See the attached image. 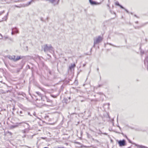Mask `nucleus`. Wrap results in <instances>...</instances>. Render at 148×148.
Segmentation results:
<instances>
[{
	"mask_svg": "<svg viewBox=\"0 0 148 148\" xmlns=\"http://www.w3.org/2000/svg\"><path fill=\"white\" fill-rule=\"evenodd\" d=\"M7 57L10 60H11L14 61L15 62V56H11L10 55L8 56Z\"/></svg>",
	"mask_w": 148,
	"mask_h": 148,
	"instance_id": "4",
	"label": "nucleus"
},
{
	"mask_svg": "<svg viewBox=\"0 0 148 148\" xmlns=\"http://www.w3.org/2000/svg\"><path fill=\"white\" fill-rule=\"evenodd\" d=\"M14 33H14V32H13V31H12V33H11V34H12V35H13Z\"/></svg>",
	"mask_w": 148,
	"mask_h": 148,
	"instance_id": "24",
	"label": "nucleus"
},
{
	"mask_svg": "<svg viewBox=\"0 0 148 148\" xmlns=\"http://www.w3.org/2000/svg\"><path fill=\"white\" fill-rule=\"evenodd\" d=\"M35 114H35V112H34V113H33V115H34L35 116Z\"/></svg>",
	"mask_w": 148,
	"mask_h": 148,
	"instance_id": "33",
	"label": "nucleus"
},
{
	"mask_svg": "<svg viewBox=\"0 0 148 148\" xmlns=\"http://www.w3.org/2000/svg\"><path fill=\"white\" fill-rule=\"evenodd\" d=\"M98 94L100 95H103V93L101 92H99L97 93Z\"/></svg>",
	"mask_w": 148,
	"mask_h": 148,
	"instance_id": "19",
	"label": "nucleus"
},
{
	"mask_svg": "<svg viewBox=\"0 0 148 148\" xmlns=\"http://www.w3.org/2000/svg\"><path fill=\"white\" fill-rule=\"evenodd\" d=\"M116 5L119 6V5H120V4L118 2H117L115 3Z\"/></svg>",
	"mask_w": 148,
	"mask_h": 148,
	"instance_id": "14",
	"label": "nucleus"
},
{
	"mask_svg": "<svg viewBox=\"0 0 148 148\" xmlns=\"http://www.w3.org/2000/svg\"><path fill=\"white\" fill-rule=\"evenodd\" d=\"M97 71L98 72L99 71V68H98L97 69Z\"/></svg>",
	"mask_w": 148,
	"mask_h": 148,
	"instance_id": "34",
	"label": "nucleus"
},
{
	"mask_svg": "<svg viewBox=\"0 0 148 148\" xmlns=\"http://www.w3.org/2000/svg\"><path fill=\"white\" fill-rule=\"evenodd\" d=\"M136 146H137L138 147L140 148H148L147 147L142 145H136Z\"/></svg>",
	"mask_w": 148,
	"mask_h": 148,
	"instance_id": "8",
	"label": "nucleus"
},
{
	"mask_svg": "<svg viewBox=\"0 0 148 148\" xmlns=\"http://www.w3.org/2000/svg\"><path fill=\"white\" fill-rule=\"evenodd\" d=\"M26 137V135H24L23 136V138H25Z\"/></svg>",
	"mask_w": 148,
	"mask_h": 148,
	"instance_id": "28",
	"label": "nucleus"
},
{
	"mask_svg": "<svg viewBox=\"0 0 148 148\" xmlns=\"http://www.w3.org/2000/svg\"><path fill=\"white\" fill-rule=\"evenodd\" d=\"M5 12L4 10H3L2 12H0V15H1L3 13H4Z\"/></svg>",
	"mask_w": 148,
	"mask_h": 148,
	"instance_id": "17",
	"label": "nucleus"
},
{
	"mask_svg": "<svg viewBox=\"0 0 148 148\" xmlns=\"http://www.w3.org/2000/svg\"><path fill=\"white\" fill-rule=\"evenodd\" d=\"M102 86H103V84H99V85L98 86H97V87L96 88H97L98 87H100Z\"/></svg>",
	"mask_w": 148,
	"mask_h": 148,
	"instance_id": "15",
	"label": "nucleus"
},
{
	"mask_svg": "<svg viewBox=\"0 0 148 148\" xmlns=\"http://www.w3.org/2000/svg\"><path fill=\"white\" fill-rule=\"evenodd\" d=\"M18 95H22V94L21 93H18Z\"/></svg>",
	"mask_w": 148,
	"mask_h": 148,
	"instance_id": "37",
	"label": "nucleus"
},
{
	"mask_svg": "<svg viewBox=\"0 0 148 148\" xmlns=\"http://www.w3.org/2000/svg\"><path fill=\"white\" fill-rule=\"evenodd\" d=\"M124 9L126 11V12L127 13H129V11H128L127 9H125H125Z\"/></svg>",
	"mask_w": 148,
	"mask_h": 148,
	"instance_id": "20",
	"label": "nucleus"
},
{
	"mask_svg": "<svg viewBox=\"0 0 148 148\" xmlns=\"http://www.w3.org/2000/svg\"><path fill=\"white\" fill-rule=\"evenodd\" d=\"M17 123L16 124V125H12L11 126V129H13V128H14L17 127L19 125V124H20L21 123Z\"/></svg>",
	"mask_w": 148,
	"mask_h": 148,
	"instance_id": "6",
	"label": "nucleus"
},
{
	"mask_svg": "<svg viewBox=\"0 0 148 148\" xmlns=\"http://www.w3.org/2000/svg\"><path fill=\"white\" fill-rule=\"evenodd\" d=\"M124 136L125 137V138L128 140H129V139L127 138L126 135H125Z\"/></svg>",
	"mask_w": 148,
	"mask_h": 148,
	"instance_id": "23",
	"label": "nucleus"
},
{
	"mask_svg": "<svg viewBox=\"0 0 148 148\" xmlns=\"http://www.w3.org/2000/svg\"><path fill=\"white\" fill-rule=\"evenodd\" d=\"M147 63H148V61H147ZM147 69L148 70V66H147Z\"/></svg>",
	"mask_w": 148,
	"mask_h": 148,
	"instance_id": "42",
	"label": "nucleus"
},
{
	"mask_svg": "<svg viewBox=\"0 0 148 148\" xmlns=\"http://www.w3.org/2000/svg\"><path fill=\"white\" fill-rule=\"evenodd\" d=\"M85 65H86V64H84L83 65V66L84 67L85 66Z\"/></svg>",
	"mask_w": 148,
	"mask_h": 148,
	"instance_id": "31",
	"label": "nucleus"
},
{
	"mask_svg": "<svg viewBox=\"0 0 148 148\" xmlns=\"http://www.w3.org/2000/svg\"><path fill=\"white\" fill-rule=\"evenodd\" d=\"M8 12L7 15L5 16H4V17L3 18V19L4 20H5V21H6L7 19V18H8Z\"/></svg>",
	"mask_w": 148,
	"mask_h": 148,
	"instance_id": "10",
	"label": "nucleus"
},
{
	"mask_svg": "<svg viewBox=\"0 0 148 148\" xmlns=\"http://www.w3.org/2000/svg\"><path fill=\"white\" fill-rule=\"evenodd\" d=\"M36 93L40 97H42V95L41 94V93L40 92H36Z\"/></svg>",
	"mask_w": 148,
	"mask_h": 148,
	"instance_id": "12",
	"label": "nucleus"
},
{
	"mask_svg": "<svg viewBox=\"0 0 148 148\" xmlns=\"http://www.w3.org/2000/svg\"><path fill=\"white\" fill-rule=\"evenodd\" d=\"M75 66V64H71V66H69V69L71 70L73 68H74Z\"/></svg>",
	"mask_w": 148,
	"mask_h": 148,
	"instance_id": "9",
	"label": "nucleus"
},
{
	"mask_svg": "<svg viewBox=\"0 0 148 148\" xmlns=\"http://www.w3.org/2000/svg\"><path fill=\"white\" fill-rule=\"evenodd\" d=\"M119 6L120 7L122 8V9H125V8L121 5H119Z\"/></svg>",
	"mask_w": 148,
	"mask_h": 148,
	"instance_id": "18",
	"label": "nucleus"
},
{
	"mask_svg": "<svg viewBox=\"0 0 148 148\" xmlns=\"http://www.w3.org/2000/svg\"><path fill=\"white\" fill-rule=\"evenodd\" d=\"M118 143L120 147L124 146L126 145V141L124 139L118 141Z\"/></svg>",
	"mask_w": 148,
	"mask_h": 148,
	"instance_id": "3",
	"label": "nucleus"
},
{
	"mask_svg": "<svg viewBox=\"0 0 148 148\" xmlns=\"http://www.w3.org/2000/svg\"><path fill=\"white\" fill-rule=\"evenodd\" d=\"M53 148H64V147H54Z\"/></svg>",
	"mask_w": 148,
	"mask_h": 148,
	"instance_id": "21",
	"label": "nucleus"
},
{
	"mask_svg": "<svg viewBox=\"0 0 148 148\" xmlns=\"http://www.w3.org/2000/svg\"><path fill=\"white\" fill-rule=\"evenodd\" d=\"M102 40V38L100 36H99L97 38H94L93 47H95V45L99 44Z\"/></svg>",
	"mask_w": 148,
	"mask_h": 148,
	"instance_id": "2",
	"label": "nucleus"
},
{
	"mask_svg": "<svg viewBox=\"0 0 148 148\" xmlns=\"http://www.w3.org/2000/svg\"><path fill=\"white\" fill-rule=\"evenodd\" d=\"M59 1V0H58V2Z\"/></svg>",
	"mask_w": 148,
	"mask_h": 148,
	"instance_id": "44",
	"label": "nucleus"
},
{
	"mask_svg": "<svg viewBox=\"0 0 148 148\" xmlns=\"http://www.w3.org/2000/svg\"><path fill=\"white\" fill-rule=\"evenodd\" d=\"M9 133L10 134V135H12V133H11V132H9Z\"/></svg>",
	"mask_w": 148,
	"mask_h": 148,
	"instance_id": "32",
	"label": "nucleus"
},
{
	"mask_svg": "<svg viewBox=\"0 0 148 148\" xmlns=\"http://www.w3.org/2000/svg\"><path fill=\"white\" fill-rule=\"evenodd\" d=\"M89 1L91 5H96L99 4V3L96 1H92V0H89Z\"/></svg>",
	"mask_w": 148,
	"mask_h": 148,
	"instance_id": "5",
	"label": "nucleus"
},
{
	"mask_svg": "<svg viewBox=\"0 0 148 148\" xmlns=\"http://www.w3.org/2000/svg\"><path fill=\"white\" fill-rule=\"evenodd\" d=\"M49 74H51V72L50 71L49 72Z\"/></svg>",
	"mask_w": 148,
	"mask_h": 148,
	"instance_id": "36",
	"label": "nucleus"
},
{
	"mask_svg": "<svg viewBox=\"0 0 148 148\" xmlns=\"http://www.w3.org/2000/svg\"><path fill=\"white\" fill-rule=\"evenodd\" d=\"M26 124H27V125H28V123H26Z\"/></svg>",
	"mask_w": 148,
	"mask_h": 148,
	"instance_id": "46",
	"label": "nucleus"
},
{
	"mask_svg": "<svg viewBox=\"0 0 148 148\" xmlns=\"http://www.w3.org/2000/svg\"><path fill=\"white\" fill-rule=\"evenodd\" d=\"M134 16H136V17H137V16H136V15H134Z\"/></svg>",
	"mask_w": 148,
	"mask_h": 148,
	"instance_id": "38",
	"label": "nucleus"
},
{
	"mask_svg": "<svg viewBox=\"0 0 148 148\" xmlns=\"http://www.w3.org/2000/svg\"><path fill=\"white\" fill-rule=\"evenodd\" d=\"M110 44V45H111L112 46H114V45H112V44Z\"/></svg>",
	"mask_w": 148,
	"mask_h": 148,
	"instance_id": "35",
	"label": "nucleus"
},
{
	"mask_svg": "<svg viewBox=\"0 0 148 148\" xmlns=\"http://www.w3.org/2000/svg\"><path fill=\"white\" fill-rule=\"evenodd\" d=\"M20 114H19V115L20 116H23V115L22 114L23 113V111H20Z\"/></svg>",
	"mask_w": 148,
	"mask_h": 148,
	"instance_id": "13",
	"label": "nucleus"
},
{
	"mask_svg": "<svg viewBox=\"0 0 148 148\" xmlns=\"http://www.w3.org/2000/svg\"><path fill=\"white\" fill-rule=\"evenodd\" d=\"M41 138L43 139H45L46 138V137H41Z\"/></svg>",
	"mask_w": 148,
	"mask_h": 148,
	"instance_id": "25",
	"label": "nucleus"
},
{
	"mask_svg": "<svg viewBox=\"0 0 148 148\" xmlns=\"http://www.w3.org/2000/svg\"><path fill=\"white\" fill-rule=\"evenodd\" d=\"M26 130L25 129L24 130H22V132L23 133H25L26 132Z\"/></svg>",
	"mask_w": 148,
	"mask_h": 148,
	"instance_id": "16",
	"label": "nucleus"
},
{
	"mask_svg": "<svg viewBox=\"0 0 148 148\" xmlns=\"http://www.w3.org/2000/svg\"><path fill=\"white\" fill-rule=\"evenodd\" d=\"M21 59V58L20 56H17L16 58H15V62L16 61L20 59Z\"/></svg>",
	"mask_w": 148,
	"mask_h": 148,
	"instance_id": "11",
	"label": "nucleus"
},
{
	"mask_svg": "<svg viewBox=\"0 0 148 148\" xmlns=\"http://www.w3.org/2000/svg\"><path fill=\"white\" fill-rule=\"evenodd\" d=\"M42 48L45 52L53 51V48L50 45L45 44L42 46Z\"/></svg>",
	"mask_w": 148,
	"mask_h": 148,
	"instance_id": "1",
	"label": "nucleus"
},
{
	"mask_svg": "<svg viewBox=\"0 0 148 148\" xmlns=\"http://www.w3.org/2000/svg\"><path fill=\"white\" fill-rule=\"evenodd\" d=\"M138 23V21H136V23Z\"/></svg>",
	"mask_w": 148,
	"mask_h": 148,
	"instance_id": "39",
	"label": "nucleus"
},
{
	"mask_svg": "<svg viewBox=\"0 0 148 148\" xmlns=\"http://www.w3.org/2000/svg\"><path fill=\"white\" fill-rule=\"evenodd\" d=\"M129 142V143H132V142H131V140H128Z\"/></svg>",
	"mask_w": 148,
	"mask_h": 148,
	"instance_id": "30",
	"label": "nucleus"
},
{
	"mask_svg": "<svg viewBox=\"0 0 148 148\" xmlns=\"http://www.w3.org/2000/svg\"><path fill=\"white\" fill-rule=\"evenodd\" d=\"M28 114L29 115H30V116H32V115L30 114V112H28Z\"/></svg>",
	"mask_w": 148,
	"mask_h": 148,
	"instance_id": "27",
	"label": "nucleus"
},
{
	"mask_svg": "<svg viewBox=\"0 0 148 148\" xmlns=\"http://www.w3.org/2000/svg\"><path fill=\"white\" fill-rule=\"evenodd\" d=\"M121 134H122L123 136H124L125 135L123 133H121Z\"/></svg>",
	"mask_w": 148,
	"mask_h": 148,
	"instance_id": "29",
	"label": "nucleus"
},
{
	"mask_svg": "<svg viewBox=\"0 0 148 148\" xmlns=\"http://www.w3.org/2000/svg\"><path fill=\"white\" fill-rule=\"evenodd\" d=\"M13 110H15V108H14H14H13Z\"/></svg>",
	"mask_w": 148,
	"mask_h": 148,
	"instance_id": "40",
	"label": "nucleus"
},
{
	"mask_svg": "<svg viewBox=\"0 0 148 148\" xmlns=\"http://www.w3.org/2000/svg\"><path fill=\"white\" fill-rule=\"evenodd\" d=\"M110 103H108V106H109L110 105Z\"/></svg>",
	"mask_w": 148,
	"mask_h": 148,
	"instance_id": "43",
	"label": "nucleus"
},
{
	"mask_svg": "<svg viewBox=\"0 0 148 148\" xmlns=\"http://www.w3.org/2000/svg\"><path fill=\"white\" fill-rule=\"evenodd\" d=\"M0 36H1V38H0V39H2L3 38V36L2 34H0Z\"/></svg>",
	"mask_w": 148,
	"mask_h": 148,
	"instance_id": "22",
	"label": "nucleus"
},
{
	"mask_svg": "<svg viewBox=\"0 0 148 148\" xmlns=\"http://www.w3.org/2000/svg\"><path fill=\"white\" fill-rule=\"evenodd\" d=\"M44 148H49L48 147H44Z\"/></svg>",
	"mask_w": 148,
	"mask_h": 148,
	"instance_id": "41",
	"label": "nucleus"
},
{
	"mask_svg": "<svg viewBox=\"0 0 148 148\" xmlns=\"http://www.w3.org/2000/svg\"><path fill=\"white\" fill-rule=\"evenodd\" d=\"M12 31L14 32V33H18V31L16 27L13 28L12 29Z\"/></svg>",
	"mask_w": 148,
	"mask_h": 148,
	"instance_id": "7",
	"label": "nucleus"
},
{
	"mask_svg": "<svg viewBox=\"0 0 148 148\" xmlns=\"http://www.w3.org/2000/svg\"><path fill=\"white\" fill-rule=\"evenodd\" d=\"M119 127V128L120 129H121L120 127Z\"/></svg>",
	"mask_w": 148,
	"mask_h": 148,
	"instance_id": "45",
	"label": "nucleus"
},
{
	"mask_svg": "<svg viewBox=\"0 0 148 148\" xmlns=\"http://www.w3.org/2000/svg\"><path fill=\"white\" fill-rule=\"evenodd\" d=\"M31 1H30V2H29V3H28V5H30L31 4Z\"/></svg>",
	"mask_w": 148,
	"mask_h": 148,
	"instance_id": "26",
	"label": "nucleus"
}]
</instances>
